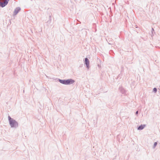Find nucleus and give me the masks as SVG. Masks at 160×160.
I'll use <instances>...</instances> for the list:
<instances>
[{"label": "nucleus", "instance_id": "nucleus-6", "mask_svg": "<svg viewBox=\"0 0 160 160\" xmlns=\"http://www.w3.org/2000/svg\"><path fill=\"white\" fill-rule=\"evenodd\" d=\"M119 89H120V90L121 91V92L122 93H125V90L124 89L122 88H119Z\"/></svg>", "mask_w": 160, "mask_h": 160}, {"label": "nucleus", "instance_id": "nucleus-3", "mask_svg": "<svg viewBox=\"0 0 160 160\" xmlns=\"http://www.w3.org/2000/svg\"><path fill=\"white\" fill-rule=\"evenodd\" d=\"M84 64L86 65L87 68L88 69L89 68V61L87 58L85 59Z\"/></svg>", "mask_w": 160, "mask_h": 160}, {"label": "nucleus", "instance_id": "nucleus-7", "mask_svg": "<svg viewBox=\"0 0 160 160\" xmlns=\"http://www.w3.org/2000/svg\"><path fill=\"white\" fill-rule=\"evenodd\" d=\"M157 142H155L153 146V149L155 148L156 147V145H157Z\"/></svg>", "mask_w": 160, "mask_h": 160}, {"label": "nucleus", "instance_id": "nucleus-8", "mask_svg": "<svg viewBox=\"0 0 160 160\" xmlns=\"http://www.w3.org/2000/svg\"><path fill=\"white\" fill-rule=\"evenodd\" d=\"M153 92H154L155 93H156L157 92V89L156 88H155L153 89Z\"/></svg>", "mask_w": 160, "mask_h": 160}, {"label": "nucleus", "instance_id": "nucleus-10", "mask_svg": "<svg viewBox=\"0 0 160 160\" xmlns=\"http://www.w3.org/2000/svg\"><path fill=\"white\" fill-rule=\"evenodd\" d=\"M152 31H154V29H153V28H152Z\"/></svg>", "mask_w": 160, "mask_h": 160}, {"label": "nucleus", "instance_id": "nucleus-1", "mask_svg": "<svg viewBox=\"0 0 160 160\" xmlns=\"http://www.w3.org/2000/svg\"><path fill=\"white\" fill-rule=\"evenodd\" d=\"M8 118L11 128H16L18 127V123L16 121L11 118L9 116H8Z\"/></svg>", "mask_w": 160, "mask_h": 160}, {"label": "nucleus", "instance_id": "nucleus-11", "mask_svg": "<svg viewBox=\"0 0 160 160\" xmlns=\"http://www.w3.org/2000/svg\"><path fill=\"white\" fill-rule=\"evenodd\" d=\"M108 44H113L112 43H110V42H108Z\"/></svg>", "mask_w": 160, "mask_h": 160}, {"label": "nucleus", "instance_id": "nucleus-5", "mask_svg": "<svg viewBox=\"0 0 160 160\" xmlns=\"http://www.w3.org/2000/svg\"><path fill=\"white\" fill-rule=\"evenodd\" d=\"M145 126L146 125L144 124L141 125L139 127H138V130H142L144 128Z\"/></svg>", "mask_w": 160, "mask_h": 160}, {"label": "nucleus", "instance_id": "nucleus-4", "mask_svg": "<svg viewBox=\"0 0 160 160\" xmlns=\"http://www.w3.org/2000/svg\"><path fill=\"white\" fill-rule=\"evenodd\" d=\"M21 9L19 7H17L16 8L14 11L13 12V15H16L18 12L20 11Z\"/></svg>", "mask_w": 160, "mask_h": 160}, {"label": "nucleus", "instance_id": "nucleus-2", "mask_svg": "<svg viewBox=\"0 0 160 160\" xmlns=\"http://www.w3.org/2000/svg\"><path fill=\"white\" fill-rule=\"evenodd\" d=\"M59 82L63 84L69 85L73 84L75 81L74 80L70 79L67 80H62L59 79L58 80Z\"/></svg>", "mask_w": 160, "mask_h": 160}, {"label": "nucleus", "instance_id": "nucleus-9", "mask_svg": "<svg viewBox=\"0 0 160 160\" xmlns=\"http://www.w3.org/2000/svg\"><path fill=\"white\" fill-rule=\"evenodd\" d=\"M138 114V111H137L136 112V114Z\"/></svg>", "mask_w": 160, "mask_h": 160}, {"label": "nucleus", "instance_id": "nucleus-12", "mask_svg": "<svg viewBox=\"0 0 160 160\" xmlns=\"http://www.w3.org/2000/svg\"><path fill=\"white\" fill-rule=\"evenodd\" d=\"M82 30L83 31H85V32H86V31H85V30H84V29H82Z\"/></svg>", "mask_w": 160, "mask_h": 160}]
</instances>
